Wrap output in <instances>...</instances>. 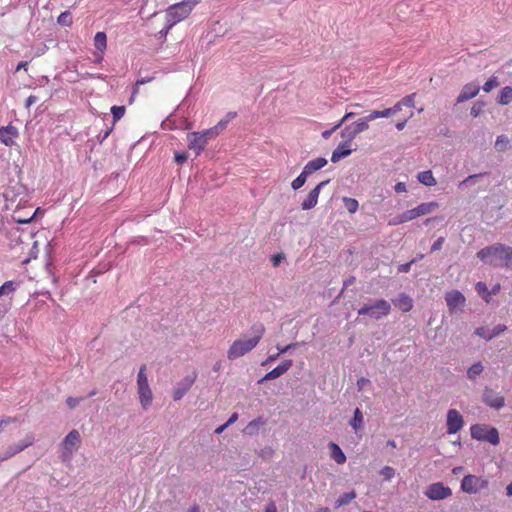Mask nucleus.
<instances>
[{"instance_id": "obj_1", "label": "nucleus", "mask_w": 512, "mask_h": 512, "mask_svg": "<svg viewBox=\"0 0 512 512\" xmlns=\"http://www.w3.org/2000/svg\"><path fill=\"white\" fill-rule=\"evenodd\" d=\"M477 257L492 266H512V248L500 243L479 250Z\"/></svg>"}, {"instance_id": "obj_2", "label": "nucleus", "mask_w": 512, "mask_h": 512, "mask_svg": "<svg viewBox=\"0 0 512 512\" xmlns=\"http://www.w3.org/2000/svg\"><path fill=\"white\" fill-rule=\"evenodd\" d=\"M253 336L249 339H237L233 341L227 351L229 360L238 359L252 351L260 342L265 333V327L262 324L252 326Z\"/></svg>"}, {"instance_id": "obj_3", "label": "nucleus", "mask_w": 512, "mask_h": 512, "mask_svg": "<svg viewBox=\"0 0 512 512\" xmlns=\"http://www.w3.org/2000/svg\"><path fill=\"white\" fill-rule=\"evenodd\" d=\"M201 0H183L180 3L171 5L166 10V21L169 27L174 26L189 16L193 8Z\"/></svg>"}, {"instance_id": "obj_4", "label": "nucleus", "mask_w": 512, "mask_h": 512, "mask_svg": "<svg viewBox=\"0 0 512 512\" xmlns=\"http://www.w3.org/2000/svg\"><path fill=\"white\" fill-rule=\"evenodd\" d=\"M471 437L479 441L489 442L498 445L500 442L498 430L486 424H475L470 428Z\"/></svg>"}, {"instance_id": "obj_5", "label": "nucleus", "mask_w": 512, "mask_h": 512, "mask_svg": "<svg viewBox=\"0 0 512 512\" xmlns=\"http://www.w3.org/2000/svg\"><path fill=\"white\" fill-rule=\"evenodd\" d=\"M137 388L141 406L146 410L151 405L153 399L146 374V365H142L139 369L137 375Z\"/></svg>"}, {"instance_id": "obj_6", "label": "nucleus", "mask_w": 512, "mask_h": 512, "mask_svg": "<svg viewBox=\"0 0 512 512\" xmlns=\"http://www.w3.org/2000/svg\"><path fill=\"white\" fill-rule=\"evenodd\" d=\"M391 311V305L384 299L377 300L373 305L365 304L358 310L359 315H367L375 320L387 316Z\"/></svg>"}, {"instance_id": "obj_7", "label": "nucleus", "mask_w": 512, "mask_h": 512, "mask_svg": "<svg viewBox=\"0 0 512 512\" xmlns=\"http://www.w3.org/2000/svg\"><path fill=\"white\" fill-rule=\"evenodd\" d=\"M487 487V479L472 474L464 476L461 481V489L468 494H476Z\"/></svg>"}, {"instance_id": "obj_8", "label": "nucleus", "mask_w": 512, "mask_h": 512, "mask_svg": "<svg viewBox=\"0 0 512 512\" xmlns=\"http://www.w3.org/2000/svg\"><path fill=\"white\" fill-rule=\"evenodd\" d=\"M81 445L80 433L73 429L64 438L62 442V456L65 459H70L74 452L78 450Z\"/></svg>"}, {"instance_id": "obj_9", "label": "nucleus", "mask_w": 512, "mask_h": 512, "mask_svg": "<svg viewBox=\"0 0 512 512\" xmlns=\"http://www.w3.org/2000/svg\"><path fill=\"white\" fill-rule=\"evenodd\" d=\"M447 433L455 434L464 426V419L461 413L456 409H450L447 413Z\"/></svg>"}, {"instance_id": "obj_10", "label": "nucleus", "mask_w": 512, "mask_h": 512, "mask_svg": "<svg viewBox=\"0 0 512 512\" xmlns=\"http://www.w3.org/2000/svg\"><path fill=\"white\" fill-rule=\"evenodd\" d=\"M452 491L441 482L433 483L428 486L425 495L431 500H442L451 496Z\"/></svg>"}, {"instance_id": "obj_11", "label": "nucleus", "mask_w": 512, "mask_h": 512, "mask_svg": "<svg viewBox=\"0 0 512 512\" xmlns=\"http://www.w3.org/2000/svg\"><path fill=\"white\" fill-rule=\"evenodd\" d=\"M483 400L489 407L496 410L501 409L505 404L504 397L488 387H486L484 390Z\"/></svg>"}, {"instance_id": "obj_12", "label": "nucleus", "mask_w": 512, "mask_h": 512, "mask_svg": "<svg viewBox=\"0 0 512 512\" xmlns=\"http://www.w3.org/2000/svg\"><path fill=\"white\" fill-rule=\"evenodd\" d=\"M445 300L451 312L456 311L464 306L465 297L458 290H452L446 293Z\"/></svg>"}, {"instance_id": "obj_13", "label": "nucleus", "mask_w": 512, "mask_h": 512, "mask_svg": "<svg viewBox=\"0 0 512 512\" xmlns=\"http://www.w3.org/2000/svg\"><path fill=\"white\" fill-rule=\"evenodd\" d=\"M329 183V180H325L320 182L314 189H312L306 199L301 203V208L303 210H310L314 208L318 202V197L321 191V188L326 186Z\"/></svg>"}, {"instance_id": "obj_14", "label": "nucleus", "mask_w": 512, "mask_h": 512, "mask_svg": "<svg viewBox=\"0 0 512 512\" xmlns=\"http://www.w3.org/2000/svg\"><path fill=\"white\" fill-rule=\"evenodd\" d=\"M19 136L18 130L13 125L0 127V142L5 146L12 147L15 139Z\"/></svg>"}, {"instance_id": "obj_15", "label": "nucleus", "mask_w": 512, "mask_h": 512, "mask_svg": "<svg viewBox=\"0 0 512 512\" xmlns=\"http://www.w3.org/2000/svg\"><path fill=\"white\" fill-rule=\"evenodd\" d=\"M188 148L198 156L206 147L207 142L200 132H191L187 135Z\"/></svg>"}, {"instance_id": "obj_16", "label": "nucleus", "mask_w": 512, "mask_h": 512, "mask_svg": "<svg viewBox=\"0 0 512 512\" xmlns=\"http://www.w3.org/2000/svg\"><path fill=\"white\" fill-rule=\"evenodd\" d=\"M34 441H35L34 435L31 433L27 434L25 436V438L23 440H21L19 443L14 444L9 447V449L7 451V456L4 459L10 458V457L22 452L26 448L32 446Z\"/></svg>"}, {"instance_id": "obj_17", "label": "nucleus", "mask_w": 512, "mask_h": 512, "mask_svg": "<svg viewBox=\"0 0 512 512\" xmlns=\"http://www.w3.org/2000/svg\"><path fill=\"white\" fill-rule=\"evenodd\" d=\"M292 364H293L292 360L283 361L277 367H275L270 372H268L261 380H259V383H263L264 381H268V380H273V379H276V378L282 376L292 367Z\"/></svg>"}, {"instance_id": "obj_18", "label": "nucleus", "mask_w": 512, "mask_h": 512, "mask_svg": "<svg viewBox=\"0 0 512 512\" xmlns=\"http://www.w3.org/2000/svg\"><path fill=\"white\" fill-rule=\"evenodd\" d=\"M196 379V375L185 377L173 391V399L179 401L187 391L192 387Z\"/></svg>"}, {"instance_id": "obj_19", "label": "nucleus", "mask_w": 512, "mask_h": 512, "mask_svg": "<svg viewBox=\"0 0 512 512\" xmlns=\"http://www.w3.org/2000/svg\"><path fill=\"white\" fill-rule=\"evenodd\" d=\"M94 46L98 53H95L96 61L101 62L107 48V36L105 32H97L94 36Z\"/></svg>"}, {"instance_id": "obj_20", "label": "nucleus", "mask_w": 512, "mask_h": 512, "mask_svg": "<svg viewBox=\"0 0 512 512\" xmlns=\"http://www.w3.org/2000/svg\"><path fill=\"white\" fill-rule=\"evenodd\" d=\"M480 88L474 83L466 84L460 94L457 97V102L462 103L469 99L476 97L479 93Z\"/></svg>"}, {"instance_id": "obj_21", "label": "nucleus", "mask_w": 512, "mask_h": 512, "mask_svg": "<svg viewBox=\"0 0 512 512\" xmlns=\"http://www.w3.org/2000/svg\"><path fill=\"white\" fill-rule=\"evenodd\" d=\"M377 114V110L371 111L368 115L359 118L357 121L353 122L358 134L369 129V122L379 118Z\"/></svg>"}, {"instance_id": "obj_22", "label": "nucleus", "mask_w": 512, "mask_h": 512, "mask_svg": "<svg viewBox=\"0 0 512 512\" xmlns=\"http://www.w3.org/2000/svg\"><path fill=\"white\" fill-rule=\"evenodd\" d=\"M266 424V420L259 416L250 421L243 430V433L249 436L256 435L261 427Z\"/></svg>"}, {"instance_id": "obj_23", "label": "nucleus", "mask_w": 512, "mask_h": 512, "mask_svg": "<svg viewBox=\"0 0 512 512\" xmlns=\"http://www.w3.org/2000/svg\"><path fill=\"white\" fill-rule=\"evenodd\" d=\"M352 153V149L348 148V142L340 143L337 148L332 152L331 161L337 163L342 158L347 157Z\"/></svg>"}, {"instance_id": "obj_24", "label": "nucleus", "mask_w": 512, "mask_h": 512, "mask_svg": "<svg viewBox=\"0 0 512 512\" xmlns=\"http://www.w3.org/2000/svg\"><path fill=\"white\" fill-rule=\"evenodd\" d=\"M327 165V160L323 157H318L316 159H313L311 161H309L305 167H304V171H305V174H312L313 172L323 168L324 166Z\"/></svg>"}, {"instance_id": "obj_25", "label": "nucleus", "mask_w": 512, "mask_h": 512, "mask_svg": "<svg viewBox=\"0 0 512 512\" xmlns=\"http://www.w3.org/2000/svg\"><path fill=\"white\" fill-rule=\"evenodd\" d=\"M415 218H417V215H416L415 208H413V209L407 210L404 213H402L401 215H398L397 217L391 219L389 221V225H392V226L399 225V224L411 221Z\"/></svg>"}, {"instance_id": "obj_26", "label": "nucleus", "mask_w": 512, "mask_h": 512, "mask_svg": "<svg viewBox=\"0 0 512 512\" xmlns=\"http://www.w3.org/2000/svg\"><path fill=\"white\" fill-rule=\"evenodd\" d=\"M395 306L403 312H409L413 307V301L408 295L401 294L395 301Z\"/></svg>"}, {"instance_id": "obj_27", "label": "nucleus", "mask_w": 512, "mask_h": 512, "mask_svg": "<svg viewBox=\"0 0 512 512\" xmlns=\"http://www.w3.org/2000/svg\"><path fill=\"white\" fill-rule=\"evenodd\" d=\"M331 457L337 464H344L346 462V456L341 448L336 443H330Z\"/></svg>"}, {"instance_id": "obj_28", "label": "nucleus", "mask_w": 512, "mask_h": 512, "mask_svg": "<svg viewBox=\"0 0 512 512\" xmlns=\"http://www.w3.org/2000/svg\"><path fill=\"white\" fill-rule=\"evenodd\" d=\"M438 207L437 202L422 203L415 208L417 217L429 214Z\"/></svg>"}, {"instance_id": "obj_29", "label": "nucleus", "mask_w": 512, "mask_h": 512, "mask_svg": "<svg viewBox=\"0 0 512 512\" xmlns=\"http://www.w3.org/2000/svg\"><path fill=\"white\" fill-rule=\"evenodd\" d=\"M512 101V87L506 86L501 89L498 96V103L507 105Z\"/></svg>"}, {"instance_id": "obj_30", "label": "nucleus", "mask_w": 512, "mask_h": 512, "mask_svg": "<svg viewBox=\"0 0 512 512\" xmlns=\"http://www.w3.org/2000/svg\"><path fill=\"white\" fill-rule=\"evenodd\" d=\"M359 135L354 124L351 123L344 127V129L341 131V137L344 138L345 142H350L353 139L356 138V136Z\"/></svg>"}, {"instance_id": "obj_31", "label": "nucleus", "mask_w": 512, "mask_h": 512, "mask_svg": "<svg viewBox=\"0 0 512 512\" xmlns=\"http://www.w3.org/2000/svg\"><path fill=\"white\" fill-rule=\"evenodd\" d=\"M418 180L420 183L426 186H434L436 185V179L434 178L432 172L430 170L420 172L418 174Z\"/></svg>"}, {"instance_id": "obj_32", "label": "nucleus", "mask_w": 512, "mask_h": 512, "mask_svg": "<svg viewBox=\"0 0 512 512\" xmlns=\"http://www.w3.org/2000/svg\"><path fill=\"white\" fill-rule=\"evenodd\" d=\"M402 104L400 101H398L393 107L386 108L384 110H377V114L379 118H388L391 115L399 112L402 110Z\"/></svg>"}, {"instance_id": "obj_33", "label": "nucleus", "mask_w": 512, "mask_h": 512, "mask_svg": "<svg viewBox=\"0 0 512 512\" xmlns=\"http://www.w3.org/2000/svg\"><path fill=\"white\" fill-rule=\"evenodd\" d=\"M484 370V367L481 362L474 363L469 369L467 370V377L474 381Z\"/></svg>"}, {"instance_id": "obj_34", "label": "nucleus", "mask_w": 512, "mask_h": 512, "mask_svg": "<svg viewBox=\"0 0 512 512\" xmlns=\"http://www.w3.org/2000/svg\"><path fill=\"white\" fill-rule=\"evenodd\" d=\"M355 498H356V493L354 491L344 493L336 500L335 508H339L341 506L347 505Z\"/></svg>"}, {"instance_id": "obj_35", "label": "nucleus", "mask_w": 512, "mask_h": 512, "mask_svg": "<svg viewBox=\"0 0 512 512\" xmlns=\"http://www.w3.org/2000/svg\"><path fill=\"white\" fill-rule=\"evenodd\" d=\"M57 23L63 27H70L73 24V17L70 11L62 12L58 18Z\"/></svg>"}, {"instance_id": "obj_36", "label": "nucleus", "mask_w": 512, "mask_h": 512, "mask_svg": "<svg viewBox=\"0 0 512 512\" xmlns=\"http://www.w3.org/2000/svg\"><path fill=\"white\" fill-rule=\"evenodd\" d=\"M350 424L355 431H358L363 427V414L359 408L355 409L354 416Z\"/></svg>"}, {"instance_id": "obj_37", "label": "nucleus", "mask_w": 512, "mask_h": 512, "mask_svg": "<svg viewBox=\"0 0 512 512\" xmlns=\"http://www.w3.org/2000/svg\"><path fill=\"white\" fill-rule=\"evenodd\" d=\"M342 201L348 212L355 213L358 210L359 203L356 199L350 197H343Z\"/></svg>"}, {"instance_id": "obj_38", "label": "nucleus", "mask_w": 512, "mask_h": 512, "mask_svg": "<svg viewBox=\"0 0 512 512\" xmlns=\"http://www.w3.org/2000/svg\"><path fill=\"white\" fill-rule=\"evenodd\" d=\"M235 117H236V113H235V112H229V113H227V115L225 116V118H224V119H221V120L217 123V125H215V126H214L215 128H217L218 133L222 132V131L226 128L227 124H228V123H229L233 118H235Z\"/></svg>"}, {"instance_id": "obj_39", "label": "nucleus", "mask_w": 512, "mask_h": 512, "mask_svg": "<svg viewBox=\"0 0 512 512\" xmlns=\"http://www.w3.org/2000/svg\"><path fill=\"white\" fill-rule=\"evenodd\" d=\"M14 190H18V194H21L24 192V187L21 185H17L11 189L6 190V192H5L6 200L11 201V202H16L17 195L14 193Z\"/></svg>"}, {"instance_id": "obj_40", "label": "nucleus", "mask_w": 512, "mask_h": 512, "mask_svg": "<svg viewBox=\"0 0 512 512\" xmlns=\"http://www.w3.org/2000/svg\"><path fill=\"white\" fill-rule=\"evenodd\" d=\"M125 106H112L111 113L113 116V122L116 123L119 121L125 114Z\"/></svg>"}, {"instance_id": "obj_41", "label": "nucleus", "mask_w": 512, "mask_h": 512, "mask_svg": "<svg viewBox=\"0 0 512 512\" xmlns=\"http://www.w3.org/2000/svg\"><path fill=\"white\" fill-rule=\"evenodd\" d=\"M308 174L303 170L301 174L292 181L291 186L294 190L300 189L306 182Z\"/></svg>"}, {"instance_id": "obj_42", "label": "nucleus", "mask_w": 512, "mask_h": 512, "mask_svg": "<svg viewBox=\"0 0 512 512\" xmlns=\"http://www.w3.org/2000/svg\"><path fill=\"white\" fill-rule=\"evenodd\" d=\"M509 144V139L504 136V135H501V136H498L497 139H496V142H495V148L497 151H505L507 146Z\"/></svg>"}, {"instance_id": "obj_43", "label": "nucleus", "mask_w": 512, "mask_h": 512, "mask_svg": "<svg viewBox=\"0 0 512 512\" xmlns=\"http://www.w3.org/2000/svg\"><path fill=\"white\" fill-rule=\"evenodd\" d=\"M476 290L480 296H482L486 301H489L488 297L490 295V292L488 291L485 283L478 282L476 284Z\"/></svg>"}, {"instance_id": "obj_44", "label": "nucleus", "mask_w": 512, "mask_h": 512, "mask_svg": "<svg viewBox=\"0 0 512 512\" xmlns=\"http://www.w3.org/2000/svg\"><path fill=\"white\" fill-rule=\"evenodd\" d=\"M200 135L203 136L206 142H208L209 139L216 138L219 135V133L217 131V128L212 127L200 132Z\"/></svg>"}, {"instance_id": "obj_45", "label": "nucleus", "mask_w": 512, "mask_h": 512, "mask_svg": "<svg viewBox=\"0 0 512 512\" xmlns=\"http://www.w3.org/2000/svg\"><path fill=\"white\" fill-rule=\"evenodd\" d=\"M17 421L18 419L16 417L0 416V433L4 431L6 426Z\"/></svg>"}, {"instance_id": "obj_46", "label": "nucleus", "mask_w": 512, "mask_h": 512, "mask_svg": "<svg viewBox=\"0 0 512 512\" xmlns=\"http://www.w3.org/2000/svg\"><path fill=\"white\" fill-rule=\"evenodd\" d=\"M499 82L497 80V77L493 76L491 77L482 87V89L485 92H490L492 89L498 87Z\"/></svg>"}, {"instance_id": "obj_47", "label": "nucleus", "mask_w": 512, "mask_h": 512, "mask_svg": "<svg viewBox=\"0 0 512 512\" xmlns=\"http://www.w3.org/2000/svg\"><path fill=\"white\" fill-rule=\"evenodd\" d=\"M385 480H391L395 476V469L390 466H385L380 471Z\"/></svg>"}, {"instance_id": "obj_48", "label": "nucleus", "mask_w": 512, "mask_h": 512, "mask_svg": "<svg viewBox=\"0 0 512 512\" xmlns=\"http://www.w3.org/2000/svg\"><path fill=\"white\" fill-rule=\"evenodd\" d=\"M484 106H485L484 102H476V103H474L473 106L471 107L470 114L473 117L479 116L480 113L483 111Z\"/></svg>"}, {"instance_id": "obj_49", "label": "nucleus", "mask_w": 512, "mask_h": 512, "mask_svg": "<svg viewBox=\"0 0 512 512\" xmlns=\"http://www.w3.org/2000/svg\"><path fill=\"white\" fill-rule=\"evenodd\" d=\"M414 99H415V93H413V94H410V95H408V96L403 97V98L400 100V102H401V104H402V106H403V107H404V106H405V107H413V106H414V103H415Z\"/></svg>"}, {"instance_id": "obj_50", "label": "nucleus", "mask_w": 512, "mask_h": 512, "mask_svg": "<svg viewBox=\"0 0 512 512\" xmlns=\"http://www.w3.org/2000/svg\"><path fill=\"white\" fill-rule=\"evenodd\" d=\"M475 333H476L478 336H480V337H482V338H484V339H486V340H490V339H492V338H493V334H491V332H490V331H488L487 329H485V328H483V327L477 328V329H476V331H475Z\"/></svg>"}, {"instance_id": "obj_51", "label": "nucleus", "mask_w": 512, "mask_h": 512, "mask_svg": "<svg viewBox=\"0 0 512 512\" xmlns=\"http://www.w3.org/2000/svg\"><path fill=\"white\" fill-rule=\"evenodd\" d=\"M81 401H82V398L68 397L66 399V404L70 409H74L80 404Z\"/></svg>"}, {"instance_id": "obj_52", "label": "nucleus", "mask_w": 512, "mask_h": 512, "mask_svg": "<svg viewBox=\"0 0 512 512\" xmlns=\"http://www.w3.org/2000/svg\"><path fill=\"white\" fill-rule=\"evenodd\" d=\"M355 116L354 112H347L340 121L334 126V129L340 128L348 119L353 118Z\"/></svg>"}, {"instance_id": "obj_53", "label": "nucleus", "mask_w": 512, "mask_h": 512, "mask_svg": "<svg viewBox=\"0 0 512 512\" xmlns=\"http://www.w3.org/2000/svg\"><path fill=\"white\" fill-rule=\"evenodd\" d=\"M2 287L4 288V291L6 292V294H10L12 292H14L16 290V286L14 284L13 281H6Z\"/></svg>"}, {"instance_id": "obj_54", "label": "nucleus", "mask_w": 512, "mask_h": 512, "mask_svg": "<svg viewBox=\"0 0 512 512\" xmlns=\"http://www.w3.org/2000/svg\"><path fill=\"white\" fill-rule=\"evenodd\" d=\"M445 239L443 237H439L432 245L431 247V252H435V251H438L442 248L443 246V243H444Z\"/></svg>"}, {"instance_id": "obj_55", "label": "nucleus", "mask_w": 512, "mask_h": 512, "mask_svg": "<svg viewBox=\"0 0 512 512\" xmlns=\"http://www.w3.org/2000/svg\"><path fill=\"white\" fill-rule=\"evenodd\" d=\"M284 259V255L279 253L272 256L271 261L274 267L279 266L280 262Z\"/></svg>"}, {"instance_id": "obj_56", "label": "nucleus", "mask_w": 512, "mask_h": 512, "mask_svg": "<svg viewBox=\"0 0 512 512\" xmlns=\"http://www.w3.org/2000/svg\"><path fill=\"white\" fill-rule=\"evenodd\" d=\"M296 346H297V343L289 344V345H286V346H277L278 353H279V355L283 354V353H286L287 351H289L290 349H292V348H294Z\"/></svg>"}, {"instance_id": "obj_57", "label": "nucleus", "mask_w": 512, "mask_h": 512, "mask_svg": "<svg viewBox=\"0 0 512 512\" xmlns=\"http://www.w3.org/2000/svg\"><path fill=\"white\" fill-rule=\"evenodd\" d=\"M187 160V155L185 153H175V162L177 164H183Z\"/></svg>"}, {"instance_id": "obj_58", "label": "nucleus", "mask_w": 512, "mask_h": 512, "mask_svg": "<svg viewBox=\"0 0 512 512\" xmlns=\"http://www.w3.org/2000/svg\"><path fill=\"white\" fill-rule=\"evenodd\" d=\"M506 330V326L505 325H497L494 327V329L491 331V334H493V337L499 335L500 333L504 332Z\"/></svg>"}, {"instance_id": "obj_59", "label": "nucleus", "mask_w": 512, "mask_h": 512, "mask_svg": "<svg viewBox=\"0 0 512 512\" xmlns=\"http://www.w3.org/2000/svg\"><path fill=\"white\" fill-rule=\"evenodd\" d=\"M151 80H152V78H148V79H140V80H138V81L136 82V84H135V87H134V89H133V93H132V94H133V95L137 94V93H138V90H139V86H140V85H143V84H145V83H147V82H149V81H151Z\"/></svg>"}, {"instance_id": "obj_60", "label": "nucleus", "mask_w": 512, "mask_h": 512, "mask_svg": "<svg viewBox=\"0 0 512 512\" xmlns=\"http://www.w3.org/2000/svg\"><path fill=\"white\" fill-rule=\"evenodd\" d=\"M483 175H484L483 173L470 175V176H468L467 178H465V179H464V180L459 184V186H462V185H464V184L470 183V182H472L475 178H477V177H481V176H483Z\"/></svg>"}, {"instance_id": "obj_61", "label": "nucleus", "mask_w": 512, "mask_h": 512, "mask_svg": "<svg viewBox=\"0 0 512 512\" xmlns=\"http://www.w3.org/2000/svg\"><path fill=\"white\" fill-rule=\"evenodd\" d=\"M413 263H414V260H412V261H410V262H408V263H406V264H402V265H400V266L398 267V271H399V272H404V273L408 272V271L410 270L411 265H412Z\"/></svg>"}, {"instance_id": "obj_62", "label": "nucleus", "mask_w": 512, "mask_h": 512, "mask_svg": "<svg viewBox=\"0 0 512 512\" xmlns=\"http://www.w3.org/2000/svg\"><path fill=\"white\" fill-rule=\"evenodd\" d=\"M369 383V379L367 378H360L357 380V387H358V390H362L364 388L365 385H367Z\"/></svg>"}, {"instance_id": "obj_63", "label": "nucleus", "mask_w": 512, "mask_h": 512, "mask_svg": "<svg viewBox=\"0 0 512 512\" xmlns=\"http://www.w3.org/2000/svg\"><path fill=\"white\" fill-rule=\"evenodd\" d=\"M395 191H396V192H404V191H406V186H405V184H404V183H402V182L397 183V184L395 185Z\"/></svg>"}, {"instance_id": "obj_64", "label": "nucleus", "mask_w": 512, "mask_h": 512, "mask_svg": "<svg viewBox=\"0 0 512 512\" xmlns=\"http://www.w3.org/2000/svg\"><path fill=\"white\" fill-rule=\"evenodd\" d=\"M265 512H277V508L274 503H270L266 506Z\"/></svg>"}]
</instances>
